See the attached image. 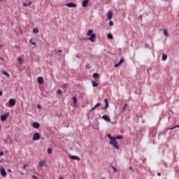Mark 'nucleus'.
Instances as JSON below:
<instances>
[{
  "label": "nucleus",
  "instance_id": "obj_25",
  "mask_svg": "<svg viewBox=\"0 0 179 179\" xmlns=\"http://www.w3.org/2000/svg\"><path fill=\"white\" fill-rule=\"evenodd\" d=\"M93 77H94L95 79H99V73H94L93 74Z\"/></svg>",
  "mask_w": 179,
  "mask_h": 179
},
{
  "label": "nucleus",
  "instance_id": "obj_19",
  "mask_svg": "<svg viewBox=\"0 0 179 179\" xmlns=\"http://www.w3.org/2000/svg\"><path fill=\"white\" fill-rule=\"evenodd\" d=\"M17 62L20 64H23V58H22V57H19L18 59H17Z\"/></svg>",
  "mask_w": 179,
  "mask_h": 179
},
{
  "label": "nucleus",
  "instance_id": "obj_11",
  "mask_svg": "<svg viewBox=\"0 0 179 179\" xmlns=\"http://www.w3.org/2000/svg\"><path fill=\"white\" fill-rule=\"evenodd\" d=\"M87 3H89V0H84L82 3L83 8H86Z\"/></svg>",
  "mask_w": 179,
  "mask_h": 179
},
{
  "label": "nucleus",
  "instance_id": "obj_15",
  "mask_svg": "<svg viewBox=\"0 0 179 179\" xmlns=\"http://www.w3.org/2000/svg\"><path fill=\"white\" fill-rule=\"evenodd\" d=\"M33 127L35 128V129H38V128H40V123L38 122H34Z\"/></svg>",
  "mask_w": 179,
  "mask_h": 179
},
{
  "label": "nucleus",
  "instance_id": "obj_21",
  "mask_svg": "<svg viewBox=\"0 0 179 179\" xmlns=\"http://www.w3.org/2000/svg\"><path fill=\"white\" fill-rule=\"evenodd\" d=\"M166 59H167V55H166V54H163L162 55V60L163 61H166Z\"/></svg>",
  "mask_w": 179,
  "mask_h": 179
},
{
  "label": "nucleus",
  "instance_id": "obj_47",
  "mask_svg": "<svg viewBox=\"0 0 179 179\" xmlns=\"http://www.w3.org/2000/svg\"><path fill=\"white\" fill-rule=\"evenodd\" d=\"M2 96V91H0V96Z\"/></svg>",
  "mask_w": 179,
  "mask_h": 179
},
{
  "label": "nucleus",
  "instance_id": "obj_6",
  "mask_svg": "<svg viewBox=\"0 0 179 179\" xmlns=\"http://www.w3.org/2000/svg\"><path fill=\"white\" fill-rule=\"evenodd\" d=\"M69 159H72V160H78V162L80 161V158L76 155H70Z\"/></svg>",
  "mask_w": 179,
  "mask_h": 179
},
{
  "label": "nucleus",
  "instance_id": "obj_45",
  "mask_svg": "<svg viewBox=\"0 0 179 179\" xmlns=\"http://www.w3.org/2000/svg\"><path fill=\"white\" fill-rule=\"evenodd\" d=\"M31 3H32L31 1L29 2V3H28V6H30V5H31Z\"/></svg>",
  "mask_w": 179,
  "mask_h": 179
},
{
  "label": "nucleus",
  "instance_id": "obj_29",
  "mask_svg": "<svg viewBox=\"0 0 179 179\" xmlns=\"http://www.w3.org/2000/svg\"><path fill=\"white\" fill-rule=\"evenodd\" d=\"M111 168H112L113 170L115 171V173H117V168H115V166L111 165Z\"/></svg>",
  "mask_w": 179,
  "mask_h": 179
},
{
  "label": "nucleus",
  "instance_id": "obj_8",
  "mask_svg": "<svg viewBox=\"0 0 179 179\" xmlns=\"http://www.w3.org/2000/svg\"><path fill=\"white\" fill-rule=\"evenodd\" d=\"M37 82L38 83H40V85H43V83H44V78H43V77H38L37 78Z\"/></svg>",
  "mask_w": 179,
  "mask_h": 179
},
{
  "label": "nucleus",
  "instance_id": "obj_37",
  "mask_svg": "<svg viewBox=\"0 0 179 179\" xmlns=\"http://www.w3.org/2000/svg\"><path fill=\"white\" fill-rule=\"evenodd\" d=\"M127 107H128V104L127 103L124 104V106L123 108V110H125Z\"/></svg>",
  "mask_w": 179,
  "mask_h": 179
},
{
  "label": "nucleus",
  "instance_id": "obj_5",
  "mask_svg": "<svg viewBox=\"0 0 179 179\" xmlns=\"http://www.w3.org/2000/svg\"><path fill=\"white\" fill-rule=\"evenodd\" d=\"M102 118L103 120H104V121H106V122H111V120L108 116H107V115H103L102 116Z\"/></svg>",
  "mask_w": 179,
  "mask_h": 179
},
{
  "label": "nucleus",
  "instance_id": "obj_23",
  "mask_svg": "<svg viewBox=\"0 0 179 179\" xmlns=\"http://www.w3.org/2000/svg\"><path fill=\"white\" fill-rule=\"evenodd\" d=\"M33 31H34V34H37V33H38V31H39L38 28H34L33 29Z\"/></svg>",
  "mask_w": 179,
  "mask_h": 179
},
{
  "label": "nucleus",
  "instance_id": "obj_41",
  "mask_svg": "<svg viewBox=\"0 0 179 179\" xmlns=\"http://www.w3.org/2000/svg\"><path fill=\"white\" fill-rule=\"evenodd\" d=\"M0 156H3V152H0Z\"/></svg>",
  "mask_w": 179,
  "mask_h": 179
},
{
  "label": "nucleus",
  "instance_id": "obj_12",
  "mask_svg": "<svg viewBox=\"0 0 179 179\" xmlns=\"http://www.w3.org/2000/svg\"><path fill=\"white\" fill-rule=\"evenodd\" d=\"M107 17H108V20H111V19H113V12L109 11L108 13Z\"/></svg>",
  "mask_w": 179,
  "mask_h": 179
},
{
  "label": "nucleus",
  "instance_id": "obj_13",
  "mask_svg": "<svg viewBox=\"0 0 179 179\" xmlns=\"http://www.w3.org/2000/svg\"><path fill=\"white\" fill-rule=\"evenodd\" d=\"M123 62H124V59H121L117 64H115V68H118V66L122 64Z\"/></svg>",
  "mask_w": 179,
  "mask_h": 179
},
{
  "label": "nucleus",
  "instance_id": "obj_36",
  "mask_svg": "<svg viewBox=\"0 0 179 179\" xmlns=\"http://www.w3.org/2000/svg\"><path fill=\"white\" fill-rule=\"evenodd\" d=\"M30 43H31V44H32V45H36V42H32L31 41V39L30 40Z\"/></svg>",
  "mask_w": 179,
  "mask_h": 179
},
{
  "label": "nucleus",
  "instance_id": "obj_10",
  "mask_svg": "<svg viewBox=\"0 0 179 179\" xmlns=\"http://www.w3.org/2000/svg\"><path fill=\"white\" fill-rule=\"evenodd\" d=\"M100 106H101V103H97L94 107L92 108V109L90 110V113H92V111H93L94 110H96V108H97V107H100Z\"/></svg>",
  "mask_w": 179,
  "mask_h": 179
},
{
  "label": "nucleus",
  "instance_id": "obj_27",
  "mask_svg": "<svg viewBox=\"0 0 179 179\" xmlns=\"http://www.w3.org/2000/svg\"><path fill=\"white\" fill-rule=\"evenodd\" d=\"M176 128H179V125H176L175 127L167 129V131H169V129H171V130L176 129Z\"/></svg>",
  "mask_w": 179,
  "mask_h": 179
},
{
  "label": "nucleus",
  "instance_id": "obj_24",
  "mask_svg": "<svg viewBox=\"0 0 179 179\" xmlns=\"http://www.w3.org/2000/svg\"><path fill=\"white\" fill-rule=\"evenodd\" d=\"M164 36H166V37H169V32H167V29H164Z\"/></svg>",
  "mask_w": 179,
  "mask_h": 179
},
{
  "label": "nucleus",
  "instance_id": "obj_14",
  "mask_svg": "<svg viewBox=\"0 0 179 179\" xmlns=\"http://www.w3.org/2000/svg\"><path fill=\"white\" fill-rule=\"evenodd\" d=\"M104 103H106L105 107L102 108L106 110V108H108V99H107V98L104 99Z\"/></svg>",
  "mask_w": 179,
  "mask_h": 179
},
{
  "label": "nucleus",
  "instance_id": "obj_9",
  "mask_svg": "<svg viewBox=\"0 0 179 179\" xmlns=\"http://www.w3.org/2000/svg\"><path fill=\"white\" fill-rule=\"evenodd\" d=\"M66 6H68V8H76L75 3H68Z\"/></svg>",
  "mask_w": 179,
  "mask_h": 179
},
{
  "label": "nucleus",
  "instance_id": "obj_7",
  "mask_svg": "<svg viewBox=\"0 0 179 179\" xmlns=\"http://www.w3.org/2000/svg\"><path fill=\"white\" fill-rule=\"evenodd\" d=\"M9 105L11 106L12 107H13V106H15V104H16V101H15L13 99H10L8 101Z\"/></svg>",
  "mask_w": 179,
  "mask_h": 179
},
{
  "label": "nucleus",
  "instance_id": "obj_43",
  "mask_svg": "<svg viewBox=\"0 0 179 179\" xmlns=\"http://www.w3.org/2000/svg\"><path fill=\"white\" fill-rule=\"evenodd\" d=\"M58 52H59V53L62 52V50H58Z\"/></svg>",
  "mask_w": 179,
  "mask_h": 179
},
{
  "label": "nucleus",
  "instance_id": "obj_1",
  "mask_svg": "<svg viewBox=\"0 0 179 179\" xmlns=\"http://www.w3.org/2000/svg\"><path fill=\"white\" fill-rule=\"evenodd\" d=\"M108 138H109V139H110V145H112V146H113V148L115 149H120V144L117 142V141L115 140V138H113L112 136H111V134H108L107 135Z\"/></svg>",
  "mask_w": 179,
  "mask_h": 179
},
{
  "label": "nucleus",
  "instance_id": "obj_4",
  "mask_svg": "<svg viewBox=\"0 0 179 179\" xmlns=\"http://www.w3.org/2000/svg\"><path fill=\"white\" fill-rule=\"evenodd\" d=\"M8 117H9V113H6V114L2 115L1 116V121H6Z\"/></svg>",
  "mask_w": 179,
  "mask_h": 179
},
{
  "label": "nucleus",
  "instance_id": "obj_46",
  "mask_svg": "<svg viewBox=\"0 0 179 179\" xmlns=\"http://www.w3.org/2000/svg\"><path fill=\"white\" fill-rule=\"evenodd\" d=\"M77 58H80V55H78Z\"/></svg>",
  "mask_w": 179,
  "mask_h": 179
},
{
  "label": "nucleus",
  "instance_id": "obj_49",
  "mask_svg": "<svg viewBox=\"0 0 179 179\" xmlns=\"http://www.w3.org/2000/svg\"><path fill=\"white\" fill-rule=\"evenodd\" d=\"M2 1V0H0V1Z\"/></svg>",
  "mask_w": 179,
  "mask_h": 179
},
{
  "label": "nucleus",
  "instance_id": "obj_39",
  "mask_svg": "<svg viewBox=\"0 0 179 179\" xmlns=\"http://www.w3.org/2000/svg\"><path fill=\"white\" fill-rule=\"evenodd\" d=\"M32 178H34V179H38V178L34 175L32 176Z\"/></svg>",
  "mask_w": 179,
  "mask_h": 179
},
{
  "label": "nucleus",
  "instance_id": "obj_33",
  "mask_svg": "<svg viewBox=\"0 0 179 179\" xmlns=\"http://www.w3.org/2000/svg\"><path fill=\"white\" fill-rule=\"evenodd\" d=\"M109 26H114V22H113V21H110Z\"/></svg>",
  "mask_w": 179,
  "mask_h": 179
},
{
  "label": "nucleus",
  "instance_id": "obj_17",
  "mask_svg": "<svg viewBox=\"0 0 179 179\" xmlns=\"http://www.w3.org/2000/svg\"><path fill=\"white\" fill-rule=\"evenodd\" d=\"M45 164V161L44 160H41L39 162V167H43V166Z\"/></svg>",
  "mask_w": 179,
  "mask_h": 179
},
{
  "label": "nucleus",
  "instance_id": "obj_26",
  "mask_svg": "<svg viewBox=\"0 0 179 179\" xmlns=\"http://www.w3.org/2000/svg\"><path fill=\"white\" fill-rule=\"evenodd\" d=\"M107 38H109V40H113V34H108Z\"/></svg>",
  "mask_w": 179,
  "mask_h": 179
},
{
  "label": "nucleus",
  "instance_id": "obj_30",
  "mask_svg": "<svg viewBox=\"0 0 179 179\" xmlns=\"http://www.w3.org/2000/svg\"><path fill=\"white\" fill-rule=\"evenodd\" d=\"M73 103H74V104H76V96H73Z\"/></svg>",
  "mask_w": 179,
  "mask_h": 179
},
{
  "label": "nucleus",
  "instance_id": "obj_40",
  "mask_svg": "<svg viewBox=\"0 0 179 179\" xmlns=\"http://www.w3.org/2000/svg\"><path fill=\"white\" fill-rule=\"evenodd\" d=\"M129 170H131L132 171H134V168L132 166H130Z\"/></svg>",
  "mask_w": 179,
  "mask_h": 179
},
{
  "label": "nucleus",
  "instance_id": "obj_31",
  "mask_svg": "<svg viewBox=\"0 0 179 179\" xmlns=\"http://www.w3.org/2000/svg\"><path fill=\"white\" fill-rule=\"evenodd\" d=\"M80 41H85V40H87L86 38H79Z\"/></svg>",
  "mask_w": 179,
  "mask_h": 179
},
{
  "label": "nucleus",
  "instance_id": "obj_22",
  "mask_svg": "<svg viewBox=\"0 0 179 179\" xmlns=\"http://www.w3.org/2000/svg\"><path fill=\"white\" fill-rule=\"evenodd\" d=\"M114 139H115V141H117V139H122V136H116V137H113Z\"/></svg>",
  "mask_w": 179,
  "mask_h": 179
},
{
  "label": "nucleus",
  "instance_id": "obj_2",
  "mask_svg": "<svg viewBox=\"0 0 179 179\" xmlns=\"http://www.w3.org/2000/svg\"><path fill=\"white\" fill-rule=\"evenodd\" d=\"M87 36H90L88 38V40H90L92 41V43H94V38H96V34L93 33V30L92 29H90L87 32Z\"/></svg>",
  "mask_w": 179,
  "mask_h": 179
},
{
  "label": "nucleus",
  "instance_id": "obj_18",
  "mask_svg": "<svg viewBox=\"0 0 179 179\" xmlns=\"http://www.w3.org/2000/svg\"><path fill=\"white\" fill-rule=\"evenodd\" d=\"M93 87H97L99 86V83H96V81L92 80V81Z\"/></svg>",
  "mask_w": 179,
  "mask_h": 179
},
{
  "label": "nucleus",
  "instance_id": "obj_20",
  "mask_svg": "<svg viewBox=\"0 0 179 179\" xmlns=\"http://www.w3.org/2000/svg\"><path fill=\"white\" fill-rule=\"evenodd\" d=\"M3 75H5L6 76H7L8 78H9V76H10V75L9 74V73H8L7 71H3L2 72Z\"/></svg>",
  "mask_w": 179,
  "mask_h": 179
},
{
  "label": "nucleus",
  "instance_id": "obj_44",
  "mask_svg": "<svg viewBox=\"0 0 179 179\" xmlns=\"http://www.w3.org/2000/svg\"><path fill=\"white\" fill-rule=\"evenodd\" d=\"M157 176H159V177H160V176H162V173H157Z\"/></svg>",
  "mask_w": 179,
  "mask_h": 179
},
{
  "label": "nucleus",
  "instance_id": "obj_35",
  "mask_svg": "<svg viewBox=\"0 0 179 179\" xmlns=\"http://www.w3.org/2000/svg\"><path fill=\"white\" fill-rule=\"evenodd\" d=\"M23 6H24V8H27L29 5L27 3H24Z\"/></svg>",
  "mask_w": 179,
  "mask_h": 179
},
{
  "label": "nucleus",
  "instance_id": "obj_42",
  "mask_svg": "<svg viewBox=\"0 0 179 179\" xmlns=\"http://www.w3.org/2000/svg\"><path fill=\"white\" fill-rule=\"evenodd\" d=\"M38 108L39 110L41 109V106L38 105Z\"/></svg>",
  "mask_w": 179,
  "mask_h": 179
},
{
  "label": "nucleus",
  "instance_id": "obj_48",
  "mask_svg": "<svg viewBox=\"0 0 179 179\" xmlns=\"http://www.w3.org/2000/svg\"><path fill=\"white\" fill-rule=\"evenodd\" d=\"M59 179H64V178H62V177H60Z\"/></svg>",
  "mask_w": 179,
  "mask_h": 179
},
{
  "label": "nucleus",
  "instance_id": "obj_38",
  "mask_svg": "<svg viewBox=\"0 0 179 179\" xmlns=\"http://www.w3.org/2000/svg\"><path fill=\"white\" fill-rule=\"evenodd\" d=\"M27 166H29V165L24 164V165L23 166V169H24V170H26V167H27Z\"/></svg>",
  "mask_w": 179,
  "mask_h": 179
},
{
  "label": "nucleus",
  "instance_id": "obj_16",
  "mask_svg": "<svg viewBox=\"0 0 179 179\" xmlns=\"http://www.w3.org/2000/svg\"><path fill=\"white\" fill-rule=\"evenodd\" d=\"M1 174L3 177H6L7 176L6 171L3 169H1Z\"/></svg>",
  "mask_w": 179,
  "mask_h": 179
},
{
  "label": "nucleus",
  "instance_id": "obj_50",
  "mask_svg": "<svg viewBox=\"0 0 179 179\" xmlns=\"http://www.w3.org/2000/svg\"><path fill=\"white\" fill-rule=\"evenodd\" d=\"M0 48H1V46H0Z\"/></svg>",
  "mask_w": 179,
  "mask_h": 179
},
{
  "label": "nucleus",
  "instance_id": "obj_34",
  "mask_svg": "<svg viewBox=\"0 0 179 179\" xmlns=\"http://www.w3.org/2000/svg\"><path fill=\"white\" fill-rule=\"evenodd\" d=\"M62 91L61 90H57V94H62Z\"/></svg>",
  "mask_w": 179,
  "mask_h": 179
},
{
  "label": "nucleus",
  "instance_id": "obj_28",
  "mask_svg": "<svg viewBox=\"0 0 179 179\" xmlns=\"http://www.w3.org/2000/svg\"><path fill=\"white\" fill-rule=\"evenodd\" d=\"M48 155H51L52 153V149L48 148Z\"/></svg>",
  "mask_w": 179,
  "mask_h": 179
},
{
  "label": "nucleus",
  "instance_id": "obj_3",
  "mask_svg": "<svg viewBox=\"0 0 179 179\" xmlns=\"http://www.w3.org/2000/svg\"><path fill=\"white\" fill-rule=\"evenodd\" d=\"M41 138V136H40L39 133H35L32 137L33 141H39V139Z\"/></svg>",
  "mask_w": 179,
  "mask_h": 179
},
{
  "label": "nucleus",
  "instance_id": "obj_32",
  "mask_svg": "<svg viewBox=\"0 0 179 179\" xmlns=\"http://www.w3.org/2000/svg\"><path fill=\"white\" fill-rule=\"evenodd\" d=\"M62 87L65 89V87H68V83H65L62 85Z\"/></svg>",
  "mask_w": 179,
  "mask_h": 179
}]
</instances>
